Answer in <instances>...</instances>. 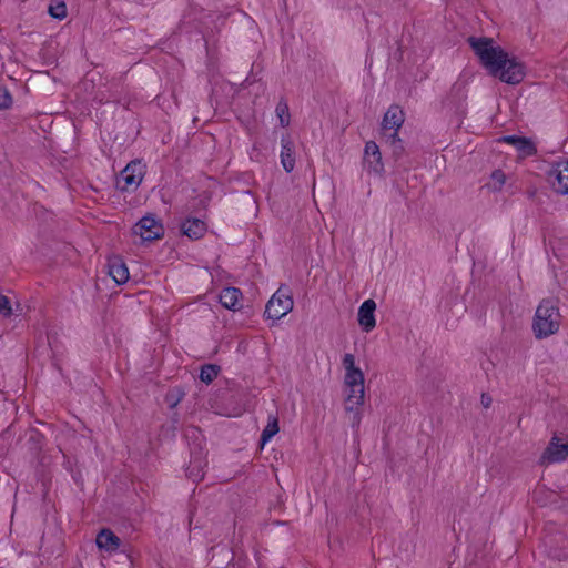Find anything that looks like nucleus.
<instances>
[{
  "label": "nucleus",
  "mask_w": 568,
  "mask_h": 568,
  "mask_svg": "<svg viewBox=\"0 0 568 568\" xmlns=\"http://www.w3.org/2000/svg\"><path fill=\"white\" fill-rule=\"evenodd\" d=\"M561 315L557 305L544 300L537 307L532 320V333L537 339H544L558 333Z\"/></svg>",
  "instance_id": "1"
},
{
  "label": "nucleus",
  "mask_w": 568,
  "mask_h": 568,
  "mask_svg": "<svg viewBox=\"0 0 568 568\" xmlns=\"http://www.w3.org/2000/svg\"><path fill=\"white\" fill-rule=\"evenodd\" d=\"M467 41L489 74L498 72L500 63H505L508 53L491 38L469 37Z\"/></svg>",
  "instance_id": "2"
},
{
  "label": "nucleus",
  "mask_w": 568,
  "mask_h": 568,
  "mask_svg": "<svg viewBox=\"0 0 568 568\" xmlns=\"http://www.w3.org/2000/svg\"><path fill=\"white\" fill-rule=\"evenodd\" d=\"M467 41L489 74L498 72L500 63H505L508 53L491 38L469 37Z\"/></svg>",
  "instance_id": "3"
},
{
  "label": "nucleus",
  "mask_w": 568,
  "mask_h": 568,
  "mask_svg": "<svg viewBox=\"0 0 568 568\" xmlns=\"http://www.w3.org/2000/svg\"><path fill=\"white\" fill-rule=\"evenodd\" d=\"M146 172V165L141 160H133L120 172L116 178V187L120 191H135Z\"/></svg>",
  "instance_id": "4"
},
{
  "label": "nucleus",
  "mask_w": 568,
  "mask_h": 568,
  "mask_svg": "<svg viewBox=\"0 0 568 568\" xmlns=\"http://www.w3.org/2000/svg\"><path fill=\"white\" fill-rule=\"evenodd\" d=\"M344 408L345 412L352 414L351 423L353 428H358L362 422L361 407L364 405L365 386L344 388Z\"/></svg>",
  "instance_id": "5"
},
{
  "label": "nucleus",
  "mask_w": 568,
  "mask_h": 568,
  "mask_svg": "<svg viewBox=\"0 0 568 568\" xmlns=\"http://www.w3.org/2000/svg\"><path fill=\"white\" fill-rule=\"evenodd\" d=\"M133 234L143 242L154 241L163 236L164 227L154 214H146L135 223Z\"/></svg>",
  "instance_id": "6"
},
{
  "label": "nucleus",
  "mask_w": 568,
  "mask_h": 568,
  "mask_svg": "<svg viewBox=\"0 0 568 568\" xmlns=\"http://www.w3.org/2000/svg\"><path fill=\"white\" fill-rule=\"evenodd\" d=\"M293 305L292 296L280 288L267 302L264 314L267 318L277 321L287 315L293 310Z\"/></svg>",
  "instance_id": "7"
},
{
  "label": "nucleus",
  "mask_w": 568,
  "mask_h": 568,
  "mask_svg": "<svg viewBox=\"0 0 568 568\" xmlns=\"http://www.w3.org/2000/svg\"><path fill=\"white\" fill-rule=\"evenodd\" d=\"M498 78L500 81L508 84H518L525 77L524 65L519 63L515 58H505V63H500L499 70L491 74Z\"/></svg>",
  "instance_id": "8"
},
{
  "label": "nucleus",
  "mask_w": 568,
  "mask_h": 568,
  "mask_svg": "<svg viewBox=\"0 0 568 568\" xmlns=\"http://www.w3.org/2000/svg\"><path fill=\"white\" fill-rule=\"evenodd\" d=\"M363 169L369 175L382 176L384 172V163L379 146L374 141L365 143L363 155Z\"/></svg>",
  "instance_id": "9"
},
{
  "label": "nucleus",
  "mask_w": 568,
  "mask_h": 568,
  "mask_svg": "<svg viewBox=\"0 0 568 568\" xmlns=\"http://www.w3.org/2000/svg\"><path fill=\"white\" fill-rule=\"evenodd\" d=\"M552 189L560 194H568V161L556 163L548 173Z\"/></svg>",
  "instance_id": "10"
},
{
  "label": "nucleus",
  "mask_w": 568,
  "mask_h": 568,
  "mask_svg": "<svg viewBox=\"0 0 568 568\" xmlns=\"http://www.w3.org/2000/svg\"><path fill=\"white\" fill-rule=\"evenodd\" d=\"M568 457V443H562L559 438L552 437L547 448L541 455L542 464H555L564 462Z\"/></svg>",
  "instance_id": "11"
},
{
  "label": "nucleus",
  "mask_w": 568,
  "mask_h": 568,
  "mask_svg": "<svg viewBox=\"0 0 568 568\" xmlns=\"http://www.w3.org/2000/svg\"><path fill=\"white\" fill-rule=\"evenodd\" d=\"M375 311L376 303L372 298L364 301L358 308V324L366 333L372 332L376 326Z\"/></svg>",
  "instance_id": "12"
},
{
  "label": "nucleus",
  "mask_w": 568,
  "mask_h": 568,
  "mask_svg": "<svg viewBox=\"0 0 568 568\" xmlns=\"http://www.w3.org/2000/svg\"><path fill=\"white\" fill-rule=\"evenodd\" d=\"M405 121V113L402 108L397 104H393L388 108L386 113L384 114L382 121V130L386 134L387 131H393L398 133V130L402 128Z\"/></svg>",
  "instance_id": "13"
},
{
  "label": "nucleus",
  "mask_w": 568,
  "mask_h": 568,
  "mask_svg": "<svg viewBox=\"0 0 568 568\" xmlns=\"http://www.w3.org/2000/svg\"><path fill=\"white\" fill-rule=\"evenodd\" d=\"M242 292L237 287H225L219 294L220 303L233 312L241 308Z\"/></svg>",
  "instance_id": "14"
},
{
  "label": "nucleus",
  "mask_w": 568,
  "mask_h": 568,
  "mask_svg": "<svg viewBox=\"0 0 568 568\" xmlns=\"http://www.w3.org/2000/svg\"><path fill=\"white\" fill-rule=\"evenodd\" d=\"M499 142L513 145L521 155H532L536 152L534 143L524 136L504 135Z\"/></svg>",
  "instance_id": "15"
},
{
  "label": "nucleus",
  "mask_w": 568,
  "mask_h": 568,
  "mask_svg": "<svg viewBox=\"0 0 568 568\" xmlns=\"http://www.w3.org/2000/svg\"><path fill=\"white\" fill-rule=\"evenodd\" d=\"M281 163L284 170L290 173L295 168L294 143L290 136H283L281 140Z\"/></svg>",
  "instance_id": "16"
},
{
  "label": "nucleus",
  "mask_w": 568,
  "mask_h": 568,
  "mask_svg": "<svg viewBox=\"0 0 568 568\" xmlns=\"http://www.w3.org/2000/svg\"><path fill=\"white\" fill-rule=\"evenodd\" d=\"M109 275L113 278V281L118 284H124L129 281V268L125 263L119 258L114 257L109 261Z\"/></svg>",
  "instance_id": "17"
},
{
  "label": "nucleus",
  "mask_w": 568,
  "mask_h": 568,
  "mask_svg": "<svg viewBox=\"0 0 568 568\" xmlns=\"http://www.w3.org/2000/svg\"><path fill=\"white\" fill-rule=\"evenodd\" d=\"M97 546L108 552H114L119 549L121 540L109 529H102L97 536Z\"/></svg>",
  "instance_id": "18"
},
{
  "label": "nucleus",
  "mask_w": 568,
  "mask_h": 568,
  "mask_svg": "<svg viewBox=\"0 0 568 568\" xmlns=\"http://www.w3.org/2000/svg\"><path fill=\"white\" fill-rule=\"evenodd\" d=\"M183 233L190 239H200L206 231V225L199 219H187L182 224Z\"/></svg>",
  "instance_id": "19"
},
{
  "label": "nucleus",
  "mask_w": 568,
  "mask_h": 568,
  "mask_svg": "<svg viewBox=\"0 0 568 568\" xmlns=\"http://www.w3.org/2000/svg\"><path fill=\"white\" fill-rule=\"evenodd\" d=\"M505 183H506V174L501 170H495L490 174V179L486 183L485 186L491 192H499V191H501Z\"/></svg>",
  "instance_id": "20"
},
{
  "label": "nucleus",
  "mask_w": 568,
  "mask_h": 568,
  "mask_svg": "<svg viewBox=\"0 0 568 568\" xmlns=\"http://www.w3.org/2000/svg\"><path fill=\"white\" fill-rule=\"evenodd\" d=\"M386 143L390 146L395 160H398L404 154L405 148L403 141L398 138V133L392 132L387 135Z\"/></svg>",
  "instance_id": "21"
},
{
  "label": "nucleus",
  "mask_w": 568,
  "mask_h": 568,
  "mask_svg": "<svg viewBox=\"0 0 568 568\" xmlns=\"http://www.w3.org/2000/svg\"><path fill=\"white\" fill-rule=\"evenodd\" d=\"M365 382L363 372L345 373L344 388L363 386Z\"/></svg>",
  "instance_id": "22"
},
{
  "label": "nucleus",
  "mask_w": 568,
  "mask_h": 568,
  "mask_svg": "<svg viewBox=\"0 0 568 568\" xmlns=\"http://www.w3.org/2000/svg\"><path fill=\"white\" fill-rule=\"evenodd\" d=\"M49 14L58 20L67 17V6L62 0H53L49 6Z\"/></svg>",
  "instance_id": "23"
},
{
  "label": "nucleus",
  "mask_w": 568,
  "mask_h": 568,
  "mask_svg": "<svg viewBox=\"0 0 568 568\" xmlns=\"http://www.w3.org/2000/svg\"><path fill=\"white\" fill-rule=\"evenodd\" d=\"M276 115L280 120V124L283 128L288 126L290 124V112H288V104L286 101L281 100L275 109Z\"/></svg>",
  "instance_id": "24"
},
{
  "label": "nucleus",
  "mask_w": 568,
  "mask_h": 568,
  "mask_svg": "<svg viewBox=\"0 0 568 568\" xmlns=\"http://www.w3.org/2000/svg\"><path fill=\"white\" fill-rule=\"evenodd\" d=\"M278 422L277 418L273 417L268 420L266 427L263 429L261 435V440L263 444L267 443L274 435L278 433Z\"/></svg>",
  "instance_id": "25"
},
{
  "label": "nucleus",
  "mask_w": 568,
  "mask_h": 568,
  "mask_svg": "<svg viewBox=\"0 0 568 568\" xmlns=\"http://www.w3.org/2000/svg\"><path fill=\"white\" fill-rule=\"evenodd\" d=\"M343 367L345 369V373H354V372H362L359 367L355 364V357L353 354L347 353L343 356Z\"/></svg>",
  "instance_id": "26"
},
{
  "label": "nucleus",
  "mask_w": 568,
  "mask_h": 568,
  "mask_svg": "<svg viewBox=\"0 0 568 568\" xmlns=\"http://www.w3.org/2000/svg\"><path fill=\"white\" fill-rule=\"evenodd\" d=\"M215 414L226 416V417H236L242 414V408L239 405H234L232 407H219V409H215Z\"/></svg>",
  "instance_id": "27"
},
{
  "label": "nucleus",
  "mask_w": 568,
  "mask_h": 568,
  "mask_svg": "<svg viewBox=\"0 0 568 568\" xmlns=\"http://www.w3.org/2000/svg\"><path fill=\"white\" fill-rule=\"evenodd\" d=\"M11 104H12V97H11L9 90L6 87L0 85V110L8 109L11 106Z\"/></svg>",
  "instance_id": "28"
},
{
  "label": "nucleus",
  "mask_w": 568,
  "mask_h": 568,
  "mask_svg": "<svg viewBox=\"0 0 568 568\" xmlns=\"http://www.w3.org/2000/svg\"><path fill=\"white\" fill-rule=\"evenodd\" d=\"M11 314L12 307L10 300L6 295L0 294V315L9 317Z\"/></svg>",
  "instance_id": "29"
},
{
  "label": "nucleus",
  "mask_w": 568,
  "mask_h": 568,
  "mask_svg": "<svg viewBox=\"0 0 568 568\" xmlns=\"http://www.w3.org/2000/svg\"><path fill=\"white\" fill-rule=\"evenodd\" d=\"M200 379L206 385L213 382V364H207L202 367L200 373Z\"/></svg>",
  "instance_id": "30"
},
{
  "label": "nucleus",
  "mask_w": 568,
  "mask_h": 568,
  "mask_svg": "<svg viewBox=\"0 0 568 568\" xmlns=\"http://www.w3.org/2000/svg\"><path fill=\"white\" fill-rule=\"evenodd\" d=\"M183 393L181 392H171L168 393L165 396V402L171 408H174L182 399Z\"/></svg>",
  "instance_id": "31"
},
{
  "label": "nucleus",
  "mask_w": 568,
  "mask_h": 568,
  "mask_svg": "<svg viewBox=\"0 0 568 568\" xmlns=\"http://www.w3.org/2000/svg\"><path fill=\"white\" fill-rule=\"evenodd\" d=\"M187 476L192 478L193 481H199L203 478L204 474L201 470H199L196 474H193L189 468Z\"/></svg>",
  "instance_id": "32"
},
{
  "label": "nucleus",
  "mask_w": 568,
  "mask_h": 568,
  "mask_svg": "<svg viewBox=\"0 0 568 568\" xmlns=\"http://www.w3.org/2000/svg\"><path fill=\"white\" fill-rule=\"evenodd\" d=\"M481 405L485 408H488L491 405V397L489 395L483 394L480 398Z\"/></svg>",
  "instance_id": "33"
}]
</instances>
